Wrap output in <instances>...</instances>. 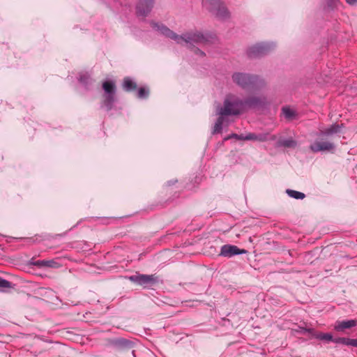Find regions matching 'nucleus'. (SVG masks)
Returning a JSON list of instances; mask_svg holds the SVG:
<instances>
[{"instance_id":"f257e3e1","label":"nucleus","mask_w":357,"mask_h":357,"mask_svg":"<svg viewBox=\"0 0 357 357\" xmlns=\"http://www.w3.org/2000/svg\"><path fill=\"white\" fill-rule=\"evenodd\" d=\"M151 26L162 35L174 40L176 43L186 45L189 47L195 45H207L213 43L216 40L215 34L204 33L197 29L190 30L182 35H178L162 24L152 22Z\"/></svg>"},{"instance_id":"f03ea898","label":"nucleus","mask_w":357,"mask_h":357,"mask_svg":"<svg viewBox=\"0 0 357 357\" xmlns=\"http://www.w3.org/2000/svg\"><path fill=\"white\" fill-rule=\"evenodd\" d=\"M231 78L236 84L243 89L249 91L260 89L265 84L264 81L258 76L248 73H234Z\"/></svg>"},{"instance_id":"7ed1b4c3","label":"nucleus","mask_w":357,"mask_h":357,"mask_svg":"<svg viewBox=\"0 0 357 357\" xmlns=\"http://www.w3.org/2000/svg\"><path fill=\"white\" fill-rule=\"evenodd\" d=\"M243 100L234 94L226 96L223 106L219 107L217 109L218 114L225 116H235L244 111Z\"/></svg>"},{"instance_id":"20e7f679","label":"nucleus","mask_w":357,"mask_h":357,"mask_svg":"<svg viewBox=\"0 0 357 357\" xmlns=\"http://www.w3.org/2000/svg\"><path fill=\"white\" fill-rule=\"evenodd\" d=\"M202 3L209 11L218 17L226 19L229 17V12L220 0H203Z\"/></svg>"},{"instance_id":"39448f33","label":"nucleus","mask_w":357,"mask_h":357,"mask_svg":"<svg viewBox=\"0 0 357 357\" xmlns=\"http://www.w3.org/2000/svg\"><path fill=\"white\" fill-rule=\"evenodd\" d=\"M273 47V43H258L249 47L248 55L250 58L259 57L268 54Z\"/></svg>"},{"instance_id":"423d86ee","label":"nucleus","mask_w":357,"mask_h":357,"mask_svg":"<svg viewBox=\"0 0 357 357\" xmlns=\"http://www.w3.org/2000/svg\"><path fill=\"white\" fill-rule=\"evenodd\" d=\"M129 280L144 287H151L157 282V278L154 275L136 274L130 276Z\"/></svg>"},{"instance_id":"0eeeda50","label":"nucleus","mask_w":357,"mask_h":357,"mask_svg":"<svg viewBox=\"0 0 357 357\" xmlns=\"http://www.w3.org/2000/svg\"><path fill=\"white\" fill-rule=\"evenodd\" d=\"M154 0H139L136 6V13L139 17H146L153 7Z\"/></svg>"},{"instance_id":"6e6552de","label":"nucleus","mask_w":357,"mask_h":357,"mask_svg":"<svg viewBox=\"0 0 357 357\" xmlns=\"http://www.w3.org/2000/svg\"><path fill=\"white\" fill-rule=\"evenodd\" d=\"M310 149L314 153L320 151H333L335 149V145L333 143L327 140H316L310 146Z\"/></svg>"},{"instance_id":"1a4fd4ad","label":"nucleus","mask_w":357,"mask_h":357,"mask_svg":"<svg viewBox=\"0 0 357 357\" xmlns=\"http://www.w3.org/2000/svg\"><path fill=\"white\" fill-rule=\"evenodd\" d=\"M246 252L247 251L245 250L239 249L236 245H224L221 247L220 255L225 257H231L236 255L245 254Z\"/></svg>"},{"instance_id":"9d476101","label":"nucleus","mask_w":357,"mask_h":357,"mask_svg":"<svg viewBox=\"0 0 357 357\" xmlns=\"http://www.w3.org/2000/svg\"><path fill=\"white\" fill-rule=\"evenodd\" d=\"M265 103L264 97H250L243 100L244 111L250 108H256L261 107Z\"/></svg>"},{"instance_id":"9b49d317","label":"nucleus","mask_w":357,"mask_h":357,"mask_svg":"<svg viewBox=\"0 0 357 357\" xmlns=\"http://www.w3.org/2000/svg\"><path fill=\"white\" fill-rule=\"evenodd\" d=\"M305 333L310 334L312 337L316 338L324 342H333V337L331 334L319 332L313 328H304L303 333Z\"/></svg>"},{"instance_id":"f8f14e48","label":"nucleus","mask_w":357,"mask_h":357,"mask_svg":"<svg viewBox=\"0 0 357 357\" xmlns=\"http://www.w3.org/2000/svg\"><path fill=\"white\" fill-rule=\"evenodd\" d=\"M357 325V321L355 319L337 321L334 325V329L337 331L342 332L346 329H349Z\"/></svg>"},{"instance_id":"ddd939ff","label":"nucleus","mask_w":357,"mask_h":357,"mask_svg":"<svg viewBox=\"0 0 357 357\" xmlns=\"http://www.w3.org/2000/svg\"><path fill=\"white\" fill-rule=\"evenodd\" d=\"M31 264L38 266L39 268L48 267L53 268H58L61 266V264L55 260H37L34 261L31 259Z\"/></svg>"},{"instance_id":"4468645a","label":"nucleus","mask_w":357,"mask_h":357,"mask_svg":"<svg viewBox=\"0 0 357 357\" xmlns=\"http://www.w3.org/2000/svg\"><path fill=\"white\" fill-rule=\"evenodd\" d=\"M115 100V94H104L102 107L106 108L107 111L112 109Z\"/></svg>"},{"instance_id":"2eb2a0df","label":"nucleus","mask_w":357,"mask_h":357,"mask_svg":"<svg viewBox=\"0 0 357 357\" xmlns=\"http://www.w3.org/2000/svg\"><path fill=\"white\" fill-rule=\"evenodd\" d=\"M340 126L338 124L332 125L331 127L326 128L324 130H320L321 136H329L334 133H337L340 132Z\"/></svg>"},{"instance_id":"dca6fc26","label":"nucleus","mask_w":357,"mask_h":357,"mask_svg":"<svg viewBox=\"0 0 357 357\" xmlns=\"http://www.w3.org/2000/svg\"><path fill=\"white\" fill-rule=\"evenodd\" d=\"M278 144L279 146H284L285 148H294L296 146L297 142L292 138L286 139H280L278 140Z\"/></svg>"},{"instance_id":"f3484780","label":"nucleus","mask_w":357,"mask_h":357,"mask_svg":"<svg viewBox=\"0 0 357 357\" xmlns=\"http://www.w3.org/2000/svg\"><path fill=\"white\" fill-rule=\"evenodd\" d=\"M218 115H219V117L218 118V119L214 125V127H213V134L221 132L222 128V125L225 121V117L226 116L225 115H223V114H218Z\"/></svg>"},{"instance_id":"a211bd4d","label":"nucleus","mask_w":357,"mask_h":357,"mask_svg":"<svg viewBox=\"0 0 357 357\" xmlns=\"http://www.w3.org/2000/svg\"><path fill=\"white\" fill-rule=\"evenodd\" d=\"M105 94H115V85L111 81H105L102 84Z\"/></svg>"},{"instance_id":"6ab92c4d","label":"nucleus","mask_w":357,"mask_h":357,"mask_svg":"<svg viewBox=\"0 0 357 357\" xmlns=\"http://www.w3.org/2000/svg\"><path fill=\"white\" fill-rule=\"evenodd\" d=\"M123 89L126 91H132L137 88V84L130 78H125L123 81Z\"/></svg>"},{"instance_id":"aec40b11","label":"nucleus","mask_w":357,"mask_h":357,"mask_svg":"<svg viewBox=\"0 0 357 357\" xmlns=\"http://www.w3.org/2000/svg\"><path fill=\"white\" fill-rule=\"evenodd\" d=\"M354 339H350L347 337H337V338H333V342L337 344H342L344 345H353V342Z\"/></svg>"},{"instance_id":"412c9836","label":"nucleus","mask_w":357,"mask_h":357,"mask_svg":"<svg viewBox=\"0 0 357 357\" xmlns=\"http://www.w3.org/2000/svg\"><path fill=\"white\" fill-rule=\"evenodd\" d=\"M287 193L289 197L296 199H303L305 197L304 193L294 190H287Z\"/></svg>"},{"instance_id":"4be33fe9","label":"nucleus","mask_w":357,"mask_h":357,"mask_svg":"<svg viewBox=\"0 0 357 357\" xmlns=\"http://www.w3.org/2000/svg\"><path fill=\"white\" fill-rule=\"evenodd\" d=\"M282 112L284 116L288 119H291L295 115L294 111L289 107H283Z\"/></svg>"},{"instance_id":"5701e85b","label":"nucleus","mask_w":357,"mask_h":357,"mask_svg":"<svg viewBox=\"0 0 357 357\" xmlns=\"http://www.w3.org/2000/svg\"><path fill=\"white\" fill-rule=\"evenodd\" d=\"M148 96V91L144 88H140L138 91L137 96L139 98H146Z\"/></svg>"},{"instance_id":"b1692460","label":"nucleus","mask_w":357,"mask_h":357,"mask_svg":"<svg viewBox=\"0 0 357 357\" xmlns=\"http://www.w3.org/2000/svg\"><path fill=\"white\" fill-rule=\"evenodd\" d=\"M10 287V282L5 279L0 278V288Z\"/></svg>"},{"instance_id":"393cba45","label":"nucleus","mask_w":357,"mask_h":357,"mask_svg":"<svg viewBox=\"0 0 357 357\" xmlns=\"http://www.w3.org/2000/svg\"><path fill=\"white\" fill-rule=\"evenodd\" d=\"M257 138V135L253 133H250L245 136H243V140H255Z\"/></svg>"},{"instance_id":"a878e982","label":"nucleus","mask_w":357,"mask_h":357,"mask_svg":"<svg viewBox=\"0 0 357 357\" xmlns=\"http://www.w3.org/2000/svg\"><path fill=\"white\" fill-rule=\"evenodd\" d=\"M339 0H327V4L329 7H334L336 6Z\"/></svg>"},{"instance_id":"bb28decb","label":"nucleus","mask_w":357,"mask_h":357,"mask_svg":"<svg viewBox=\"0 0 357 357\" xmlns=\"http://www.w3.org/2000/svg\"><path fill=\"white\" fill-rule=\"evenodd\" d=\"M194 52L196 55H198L199 56H204L205 55V53L198 48H195Z\"/></svg>"},{"instance_id":"cd10ccee","label":"nucleus","mask_w":357,"mask_h":357,"mask_svg":"<svg viewBox=\"0 0 357 357\" xmlns=\"http://www.w3.org/2000/svg\"><path fill=\"white\" fill-rule=\"evenodd\" d=\"M266 139H267L266 135H257V138L256 140L260 141V142H264V141H266Z\"/></svg>"},{"instance_id":"c85d7f7f","label":"nucleus","mask_w":357,"mask_h":357,"mask_svg":"<svg viewBox=\"0 0 357 357\" xmlns=\"http://www.w3.org/2000/svg\"><path fill=\"white\" fill-rule=\"evenodd\" d=\"M234 137L238 139H243V135H238L237 134H233L229 138Z\"/></svg>"},{"instance_id":"c756f323","label":"nucleus","mask_w":357,"mask_h":357,"mask_svg":"<svg viewBox=\"0 0 357 357\" xmlns=\"http://www.w3.org/2000/svg\"><path fill=\"white\" fill-rule=\"evenodd\" d=\"M349 5L354 6L357 3V0H345Z\"/></svg>"},{"instance_id":"7c9ffc66","label":"nucleus","mask_w":357,"mask_h":357,"mask_svg":"<svg viewBox=\"0 0 357 357\" xmlns=\"http://www.w3.org/2000/svg\"><path fill=\"white\" fill-rule=\"evenodd\" d=\"M353 343V347H357V339H354Z\"/></svg>"},{"instance_id":"2f4dec72","label":"nucleus","mask_w":357,"mask_h":357,"mask_svg":"<svg viewBox=\"0 0 357 357\" xmlns=\"http://www.w3.org/2000/svg\"><path fill=\"white\" fill-rule=\"evenodd\" d=\"M80 81L83 82V77L82 76L80 77Z\"/></svg>"}]
</instances>
